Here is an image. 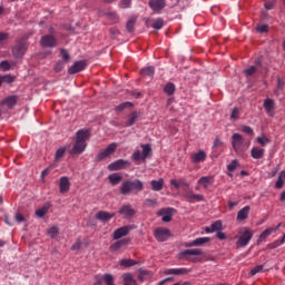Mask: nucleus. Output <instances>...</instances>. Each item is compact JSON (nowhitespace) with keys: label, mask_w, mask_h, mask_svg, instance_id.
Wrapping results in <instances>:
<instances>
[{"label":"nucleus","mask_w":285,"mask_h":285,"mask_svg":"<svg viewBox=\"0 0 285 285\" xmlns=\"http://www.w3.org/2000/svg\"><path fill=\"white\" fill-rule=\"evenodd\" d=\"M208 155L206 151L199 149L197 153L190 155V159L194 164H202L207 159Z\"/></svg>","instance_id":"13"},{"label":"nucleus","mask_w":285,"mask_h":285,"mask_svg":"<svg viewBox=\"0 0 285 285\" xmlns=\"http://www.w3.org/2000/svg\"><path fill=\"white\" fill-rule=\"evenodd\" d=\"M81 248V239L76 240V243L71 246V250H79Z\"/></svg>","instance_id":"63"},{"label":"nucleus","mask_w":285,"mask_h":285,"mask_svg":"<svg viewBox=\"0 0 285 285\" xmlns=\"http://www.w3.org/2000/svg\"><path fill=\"white\" fill-rule=\"evenodd\" d=\"M130 3H132V0H121L120 8L122 9L129 8Z\"/></svg>","instance_id":"61"},{"label":"nucleus","mask_w":285,"mask_h":285,"mask_svg":"<svg viewBox=\"0 0 285 285\" xmlns=\"http://www.w3.org/2000/svg\"><path fill=\"white\" fill-rule=\"evenodd\" d=\"M230 119H233L234 121H237V119H239V108L235 107L232 110Z\"/></svg>","instance_id":"50"},{"label":"nucleus","mask_w":285,"mask_h":285,"mask_svg":"<svg viewBox=\"0 0 285 285\" xmlns=\"http://www.w3.org/2000/svg\"><path fill=\"white\" fill-rule=\"evenodd\" d=\"M264 109L266 111V115H268V117H274L275 115V100L267 98L264 100Z\"/></svg>","instance_id":"16"},{"label":"nucleus","mask_w":285,"mask_h":285,"mask_svg":"<svg viewBox=\"0 0 285 285\" xmlns=\"http://www.w3.org/2000/svg\"><path fill=\"white\" fill-rule=\"evenodd\" d=\"M130 166V161L118 159L111 164L108 165V170L115 171V170H124V168H128Z\"/></svg>","instance_id":"10"},{"label":"nucleus","mask_w":285,"mask_h":285,"mask_svg":"<svg viewBox=\"0 0 285 285\" xmlns=\"http://www.w3.org/2000/svg\"><path fill=\"white\" fill-rule=\"evenodd\" d=\"M275 233V229H272L271 227L266 228L258 237V244L266 239L267 237H271Z\"/></svg>","instance_id":"36"},{"label":"nucleus","mask_w":285,"mask_h":285,"mask_svg":"<svg viewBox=\"0 0 285 285\" xmlns=\"http://www.w3.org/2000/svg\"><path fill=\"white\" fill-rule=\"evenodd\" d=\"M185 199L189 204H196V202H204V195L195 194L194 191H187L185 194Z\"/></svg>","instance_id":"18"},{"label":"nucleus","mask_w":285,"mask_h":285,"mask_svg":"<svg viewBox=\"0 0 285 285\" xmlns=\"http://www.w3.org/2000/svg\"><path fill=\"white\" fill-rule=\"evenodd\" d=\"M142 77H153L155 75V67H146L141 69Z\"/></svg>","instance_id":"43"},{"label":"nucleus","mask_w":285,"mask_h":285,"mask_svg":"<svg viewBox=\"0 0 285 285\" xmlns=\"http://www.w3.org/2000/svg\"><path fill=\"white\" fill-rule=\"evenodd\" d=\"M2 78V83L6 82V83H12V81H14V77L10 76V75H7V76H1Z\"/></svg>","instance_id":"58"},{"label":"nucleus","mask_w":285,"mask_h":285,"mask_svg":"<svg viewBox=\"0 0 285 285\" xmlns=\"http://www.w3.org/2000/svg\"><path fill=\"white\" fill-rule=\"evenodd\" d=\"M253 230L248 227H243L239 232L238 235L235 237L238 239L236 242L237 248H246L247 244H250V240L253 239Z\"/></svg>","instance_id":"2"},{"label":"nucleus","mask_w":285,"mask_h":285,"mask_svg":"<svg viewBox=\"0 0 285 285\" xmlns=\"http://www.w3.org/2000/svg\"><path fill=\"white\" fill-rule=\"evenodd\" d=\"M176 213L175 208L167 207L158 210V217H163L161 220L168 224V222H173V215Z\"/></svg>","instance_id":"8"},{"label":"nucleus","mask_w":285,"mask_h":285,"mask_svg":"<svg viewBox=\"0 0 285 285\" xmlns=\"http://www.w3.org/2000/svg\"><path fill=\"white\" fill-rule=\"evenodd\" d=\"M256 30H257V32H261L262 35H263L264 32H268V24H258V26L256 27Z\"/></svg>","instance_id":"57"},{"label":"nucleus","mask_w":285,"mask_h":285,"mask_svg":"<svg viewBox=\"0 0 285 285\" xmlns=\"http://www.w3.org/2000/svg\"><path fill=\"white\" fill-rule=\"evenodd\" d=\"M166 7V0H150L149 1V8L154 10V12H159V10H163V8Z\"/></svg>","instance_id":"22"},{"label":"nucleus","mask_w":285,"mask_h":285,"mask_svg":"<svg viewBox=\"0 0 285 285\" xmlns=\"http://www.w3.org/2000/svg\"><path fill=\"white\" fill-rule=\"evenodd\" d=\"M279 246H282V243L279 240H275L273 243L267 244L266 248L268 250H273L275 248H279Z\"/></svg>","instance_id":"49"},{"label":"nucleus","mask_w":285,"mask_h":285,"mask_svg":"<svg viewBox=\"0 0 285 285\" xmlns=\"http://www.w3.org/2000/svg\"><path fill=\"white\" fill-rule=\"evenodd\" d=\"M86 70V60L76 61L68 70L69 75H77V72H81Z\"/></svg>","instance_id":"17"},{"label":"nucleus","mask_w":285,"mask_h":285,"mask_svg":"<svg viewBox=\"0 0 285 285\" xmlns=\"http://www.w3.org/2000/svg\"><path fill=\"white\" fill-rule=\"evenodd\" d=\"M146 275H148V271L139 269L138 279H140V282H144V278L146 277Z\"/></svg>","instance_id":"62"},{"label":"nucleus","mask_w":285,"mask_h":285,"mask_svg":"<svg viewBox=\"0 0 285 285\" xmlns=\"http://www.w3.org/2000/svg\"><path fill=\"white\" fill-rule=\"evenodd\" d=\"M48 210H50V206L45 205L41 208L36 210V215L38 217H46V215H48Z\"/></svg>","instance_id":"40"},{"label":"nucleus","mask_w":285,"mask_h":285,"mask_svg":"<svg viewBox=\"0 0 285 285\" xmlns=\"http://www.w3.org/2000/svg\"><path fill=\"white\" fill-rule=\"evenodd\" d=\"M219 146H224V142L222 141V139H219V137H216L213 148H219Z\"/></svg>","instance_id":"64"},{"label":"nucleus","mask_w":285,"mask_h":285,"mask_svg":"<svg viewBox=\"0 0 285 285\" xmlns=\"http://www.w3.org/2000/svg\"><path fill=\"white\" fill-rule=\"evenodd\" d=\"M284 179H285V174H283L282 171L279 173L278 179L275 184V188H284Z\"/></svg>","instance_id":"46"},{"label":"nucleus","mask_w":285,"mask_h":285,"mask_svg":"<svg viewBox=\"0 0 285 285\" xmlns=\"http://www.w3.org/2000/svg\"><path fill=\"white\" fill-rule=\"evenodd\" d=\"M0 68L3 70V72H8V70H10V62L7 60L1 61Z\"/></svg>","instance_id":"54"},{"label":"nucleus","mask_w":285,"mask_h":285,"mask_svg":"<svg viewBox=\"0 0 285 285\" xmlns=\"http://www.w3.org/2000/svg\"><path fill=\"white\" fill-rule=\"evenodd\" d=\"M66 63L63 61L59 60L56 66L53 67L55 72H61L65 68Z\"/></svg>","instance_id":"51"},{"label":"nucleus","mask_w":285,"mask_h":285,"mask_svg":"<svg viewBox=\"0 0 285 285\" xmlns=\"http://www.w3.org/2000/svg\"><path fill=\"white\" fill-rule=\"evenodd\" d=\"M120 193L121 195H130V193H132V185L130 180H126L121 184Z\"/></svg>","instance_id":"31"},{"label":"nucleus","mask_w":285,"mask_h":285,"mask_svg":"<svg viewBox=\"0 0 285 285\" xmlns=\"http://www.w3.org/2000/svg\"><path fill=\"white\" fill-rule=\"evenodd\" d=\"M47 233H48L49 237H51V239H55V237H57V235H59V227L52 226L48 229Z\"/></svg>","instance_id":"44"},{"label":"nucleus","mask_w":285,"mask_h":285,"mask_svg":"<svg viewBox=\"0 0 285 285\" xmlns=\"http://www.w3.org/2000/svg\"><path fill=\"white\" fill-rule=\"evenodd\" d=\"M135 23H137V17L129 18L126 24L128 32H135Z\"/></svg>","instance_id":"38"},{"label":"nucleus","mask_w":285,"mask_h":285,"mask_svg":"<svg viewBox=\"0 0 285 285\" xmlns=\"http://www.w3.org/2000/svg\"><path fill=\"white\" fill-rule=\"evenodd\" d=\"M170 186H174V188H176V190H179V188H181V183H179L177 179H171Z\"/></svg>","instance_id":"60"},{"label":"nucleus","mask_w":285,"mask_h":285,"mask_svg":"<svg viewBox=\"0 0 285 285\" xmlns=\"http://www.w3.org/2000/svg\"><path fill=\"white\" fill-rule=\"evenodd\" d=\"M237 166H239V163L235 159L227 166V170H229V173H233V170L237 169Z\"/></svg>","instance_id":"53"},{"label":"nucleus","mask_w":285,"mask_h":285,"mask_svg":"<svg viewBox=\"0 0 285 285\" xmlns=\"http://www.w3.org/2000/svg\"><path fill=\"white\" fill-rule=\"evenodd\" d=\"M132 228H135L132 225L122 226L114 232V239H121V237H126Z\"/></svg>","instance_id":"11"},{"label":"nucleus","mask_w":285,"mask_h":285,"mask_svg":"<svg viewBox=\"0 0 285 285\" xmlns=\"http://www.w3.org/2000/svg\"><path fill=\"white\" fill-rule=\"evenodd\" d=\"M175 90H176V87H175V83L173 82H168L164 88V92H166V95L168 96L175 95Z\"/></svg>","instance_id":"41"},{"label":"nucleus","mask_w":285,"mask_h":285,"mask_svg":"<svg viewBox=\"0 0 285 285\" xmlns=\"http://www.w3.org/2000/svg\"><path fill=\"white\" fill-rule=\"evenodd\" d=\"M126 108H132V102L127 101V102H122V104L118 105L116 107V111L121 112V110H126Z\"/></svg>","instance_id":"45"},{"label":"nucleus","mask_w":285,"mask_h":285,"mask_svg":"<svg viewBox=\"0 0 285 285\" xmlns=\"http://www.w3.org/2000/svg\"><path fill=\"white\" fill-rule=\"evenodd\" d=\"M224 224L222 220H216L210 225V227L205 228V233L210 234V233H219V230H223Z\"/></svg>","instance_id":"24"},{"label":"nucleus","mask_w":285,"mask_h":285,"mask_svg":"<svg viewBox=\"0 0 285 285\" xmlns=\"http://www.w3.org/2000/svg\"><path fill=\"white\" fill-rule=\"evenodd\" d=\"M256 144H258L259 146H262L264 148L265 146H268V144H271V140L268 139V137L263 135V136L256 138Z\"/></svg>","instance_id":"39"},{"label":"nucleus","mask_w":285,"mask_h":285,"mask_svg":"<svg viewBox=\"0 0 285 285\" xmlns=\"http://www.w3.org/2000/svg\"><path fill=\"white\" fill-rule=\"evenodd\" d=\"M202 255H204V252L202 249H186L180 253V258L188 259V262L197 263L204 259Z\"/></svg>","instance_id":"3"},{"label":"nucleus","mask_w":285,"mask_h":285,"mask_svg":"<svg viewBox=\"0 0 285 285\" xmlns=\"http://www.w3.org/2000/svg\"><path fill=\"white\" fill-rule=\"evenodd\" d=\"M137 264H139V262L132 258H124L119 262V266H121L122 268H130L132 266H137Z\"/></svg>","instance_id":"30"},{"label":"nucleus","mask_w":285,"mask_h":285,"mask_svg":"<svg viewBox=\"0 0 285 285\" xmlns=\"http://www.w3.org/2000/svg\"><path fill=\"white\" fill-rule=\"evenodd\" d=\"M151 190L155 193H159V190H164V178H159L158 180L150 181Z\"/></svg>","instance_id":"28"},{"label":"nucleus","mask_w":285,"mask_h":285,"mask_svg":"<svg viewBox=\"0 0 285 285\" xmlns=\"http://www.w3.org/2000/svg\"><path fill=\"white\" fill-rule=\"evenodd\" d=\"M40 43L43 48H55L57 46V39L55 36L47 35L41 38Z\"/></svg>","instance_id":"15"},{"label":"nucleus","mask_w":285,"mask_h":285,"mask_svg":"<svg viewBox=\"0 0 285 285\" xmlns=\"http://www.w3.org/2000/svg\"><path fill=\"white\" fill-rule=\"evenodd\" d=\"M124 285H137V281L134 279L132 274L127 273L122 275Z\"/></svg>","instance_id":"35"},{"label":"nucleus","mask_w":285,"mask_h":285,"mask_svg":"<svg viewBox=\"0 0 285 285\" xmlns=\"http://www.w3.org/2000/svg\"><path fill=\"white\" fill-rule=\"evenodd\" d=\"M198 185L195 187V190H200V188H210L215 184V177L213 176H203L198 179Z\"/></svg>","instance_id":"9"},{"label":"nucleus","mask_w":285,"mask_h":285,"mask_svg":"<svg viewBox=\"0 0 285 285\" xmlns=\"http://www.w3.org/2000/svg\"><path fill=\"white\" fill-rule=\"evenodd\" d=\"M60 193H68L70 190V179L66 176L60 178L59 183Z\"/></svg>","instance_id":"26"},{"label":"nucleus","mask_w":285,"mask_h":285,"mask_svg":"<svg viewBox=\"0 0 285 285\" xmlns=\"http://www.w3.org/2000/svg\"><path fill=\"white\" fill-rule=\"evenodd\" d=\"M255 72H257V67H255V66H250V67H248L247 69L244 70V73L247 77H253V75H255Z\"/></svg>","instance_id":"47"},{"label":"nucleus","mask_w":285,"mask_h":285,"mask_svg":"<svg viewBox=\"0 0 285 285\" xmlns=\"http://www.w3.org/2000/svg\"><path fill=\"white\" fill-rule=\"evenodd\" d=\"M17 101H19V97L8 96L3 100H1L0 106H7V108H14L17 106Z\"/></svg>","instance_id":"20"},{"label":"nucleus","mask_w":285,"mask_h":285,"mask_svg":"<svg viewBox=\"0 0 285 285\" xmlns=\"http://www.w3.org/2000/svg\"><path fill=\"white\" fill-rule=\"evenodd\" d=\"M232 147L237 155H242V153H246V146L244 145V136H242L240 134H233Z\"/></svg>","instance_id":"5"},{"label":"nucleus","mask_w":285,"mask_h":285,"mask_svg":"<svg viewBox=\"0 0 285 285\" xmlns=\"http://www.w3.org/2000/svg\"><path fill=\"white\" fill-rule=\"evenodd\" d=\"M90 139L89 129H80L76 132L75 142L70 149V155H82L88 148V140Z\"/></svg>","instance_id":"1"},{"label":"nucleus","mask_w":285,"mask_h":285,"mask_svg":"<svg viewBox=\"0 0 285 285\" xmlns=\"http://www.w3.org/2000/svg\"><path fill=\"white\" fill-rule=\"evenodd\" d=\"M137 212L130 205H122L119 209V215H122L125 219H130V217H135Z\"/></svg>","instance_id":"12"},{"label":"nucleus","mask_w":285,"mask_h":285,"mask_svg":"<svg viewBox=\"0 0 285 285\" xmlns=\"http://www.w3.org/2000/svg\"><path fill=\"white\" fill-rule=\"evenodd\" d=\"M242 132H245L246 135H253V128H250V126H243L242 127Z\"/></svg>","instance_id":"59"},{"label":"nucleus","mask_w":285,"mask_h":285,"mask_svg":"<svg viewBox=\"0 0 285 285\" xmlns=\"http://www.w3.org/2000/svg\"><path fill=\"white\" fill-rule=\"evenodd\" d=\"M173 234L170 233V229L166 227H157L154 229V237L157 239V242H168Z\"/></svg>","instance_id":"6"},{"label":"nucleus","mask_w":285,"mask_h":285,"mask_svg":"<svg viewBox=\"0 0 285 285\" xmlns=\"http://www.w3.org/2000/svg\"><path fill=\"white\" fill-rule=\"evenodd\" d=\"M190 271L186 268H168L163 272V275H188Z\"/></svg>","instance_id":"23"},{"label":"nucleus","mask_w":285,"mask_h":285,"mask_svg":"<svg viewBox=\"0 0 285 285\" xmlns=\"http://www.w3.org/2000/svg\"><path fill=\"white\" fill-rule=\"evenodd\" d=\"M126 244H128V239L118 240L110 245L109 250H111L112 253H117V250H119L122 246H126Z\"/></svg>","instance_id":"33"},{"label":"nucleus","mask_w":285,"mask_h":285,"mask_svg":"<svg viewBox=\"0 0 285 285\" xmlns=\"http://www.w3.org/2000/svg\"><path fill=\"white\" fill-rule=\"evenodd\" d=\"M108 19H110V21H114V23H117V21H119V16H117V12H109L107 13Z\"/></svg>","instance_id":"56"},{"label":"nucleus","mask_w":285,"mask_h":285,"mask_svg":"<svg viewBox=\"0 0 285 285\" xmlns=\"http://www.w3.org/2000/svg\"><path fill=\"white\" fill-rule=\"evenodd\" d=\"M66 147H60L55 155V161H61V159H63V157L66 156Z\"/></svg>","instance_id":"37"},{"label":"nucleus","mask_w":285,"mask_h":285,"mask_svg":"<svg viewBox=\"0 0 285 285\" xmlns=\"http://www.w3.org/2000/svg\"><path fill=\"white\" fill-rule=\"evenodd\" d=\"M153 28L155 30H161L164 28V20L163 19L155 20Z\"/></svg>","instance_id":"48"},{"label":"nucleus","mask_w":285,"mask_h":285,"mask_svg":"<svg viewBox=\"0 0 285 285\" xmlns=\"http://www.w3.org/2000/svg\"><path fill=\"white\" fill-rule=\"evenodd\" d=\"M28 50V43L26 42H19L13 49L12 55L17 58L23 57L26 55V51Z\"/></svg>","instance_id":"14"},{"label":"nucleus","mask_w":285,"mask_h":285,"mask_svg":"<svg viewBox=\"0 0 285 285\" xmlns=\"http://www.w3.org/2000/svg\"><path fill=\"white\" fill-rule=\"evenodd\" d=\"M262 271H264V265H258L256 267H254L252 271H250V275L252 277L257 275V273H262Z\"/></svg>","instance_id":"55"},{"label":"nucleus","mask_w":285,"mask_h":285,"mask_svg":"<svg viewBox=\"0 0 285 285\" xmlns=\"http://www.w3.org/2000/svg\"><path fill=\"white\" fill-rule=\"evenodd\" d=\"M128 117V121L124 124L125 128H129V126H135L137 119L139 118V114L137 111H134Z\"/></svg>","instance_id":"32"},{"label":"nucleus","mask_w":285,"mask_h":285,"mask_svg":"<svg viewBox=\"0 0 285 285\" xmlns=\"http://www.w3.org/2000/svg\"><path fill=\"white\" fill-rule=\"evenodd\" d=\"M108 179H109V184H111V186H118V184H121L124 176H121V174H110L108 176Z\"/></svg>","instance_id":"29"},{"label":"nucleus","mask_w":285,"mask_h":285,"mask_svg":"<svg viewBox=\"0 0 285 285\" xmlns=\"http://www.w3.org/2000/svg\"><path fill=\"white\" fill-rule=\"evenodd\" d=\"M248 213H250V206H245L243 207L238 213H237V222H244V219H248Z\"/></svg>","instance_id":"27"},{"label":"nucleus","mask_w":285,"mask_h":285,"mask_svg":"<svg viewBox=\"0 0 285 285\" xmlns=\"http://www.w3.org/2000/svg\"><path fill=\"white\" fill-rule=\"evenodd\" d=\"M102 282H105L106 285H115V276H112V274H105Z\"/></svg>","instance_id":"42"},{"label":"nucleus","mask_w":285,"mask_h":285,"mask_svg":"<svg viewBox=\"0 0 285 285\" xmlns=\"http://www.w3.org/2000/svg\"><path fill=\"white\" fill-rule=\"evenodd\" d=\"M140 147L142 148V153H140L139 150H135L131 156V159L134 161H146V159L150 157V153H153V147H150L149 144L140 145Z\"/></svg>","instance_id":"4"},{"label":"nucleus","mask_w":285,"mask_h":285,"mask_svg":"<svg viewBox=\"0 0 285 285\" xmlns=\"http://www.w3.org/2000/svg\"><path fill=\"white\" fill-rule=\"evenodd\" d=\"M131 190H137V193H141L144 190V183L139 179L130 180Z\"/></svg>","instance_id":"34"},{"label":"nucleus","mask_w":285,"mask_h":285,"mask_svg":"<svg viewBox=\"0 0 285 285\" xmlns=\"http://www.w3.org/2000/svg\"><path fill=\"white\" fill-rule=\"evenodd\" d=\"M60 55H61L62 61H66V62L70 61V53H68V50L61 49Z\"/></svg>","instance_id":"52"},{"label":"nucleus","mask_w":285,"mask_h":285,"mask_svg":"<svg viewBox=\"0 0 285 285\" xmlns=\"http://www.w3.org/2000/svg\"><path fill=\"white\" fill-rule=\"evenodd\" d=\"M112 217H115V213H109L105 210H100L96 214V219H98V222H110Z\"/></svg>","instance_id":"21"},{"label":"nucleus","mask_w":285,"mask_h":285,"mask_svg":"<svg viewBox=\"0 0 285 285\" xmlns=\"http://www.w3.org/2000/svg\"><path fill=\"white\" fill-rule=\"evenodd\" d=\"M266 150L262 147H253L250 150V157L253 159H264Z\"/></svg>","instance_id":"25"},{"label":"nucleus","mask_w":285,"mask_h":285,"mask_svg":"<svg viewBox=\"0 0 285 285\" xmlns=\"http://www.w3.org/2000/svg\"><path fill=\"white\" fill-rule=\"evenodd\" d=\"M208 242H210L209 237H199L196 238L195 240L186 243L185 246L186 248H193L195 246H204V244H208Z\"/></svg>","instance_id":"19"},{"label":"nucleus","mask_w":285,"mask_h":285,"mask_svg":"<svg viewBox=\"0 0 285 285\" xmlns=\"http://www.w3.org/2000/svg\"><path fill=\"white\" fill-rule=\"evenodd\" d=\"M117 142H111L107 148L102 149L98 155V161H104V159H108L117 150Z\"/></svg>","instance_id":"7"}]
</instances>
